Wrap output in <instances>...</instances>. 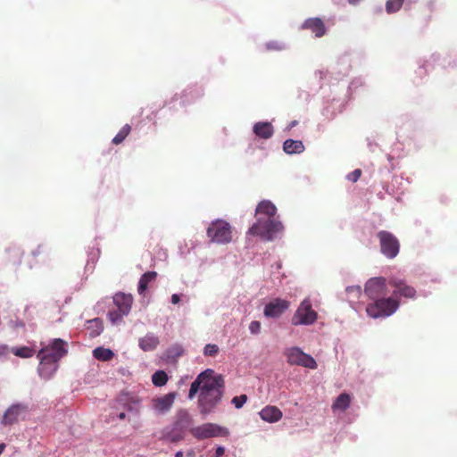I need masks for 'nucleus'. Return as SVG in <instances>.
Wrapping results in <instances>:
<instances>
[{"label": "nucleus", "mask_w": 457, "mask_h": 457, "mask_svg": "<svg viewBox=\"0 0 457 457\" xmlns=\"http://www.w3.org/2000/svg\"><path fill=\"white\" fill-rule=\"evenodd\" d=\"M224 386L223 377L216 374L212 369H206L192 382L187 398L192 400L199 393L197 408L199 413L206 418L218 409L224 395Z\"/></svg>", "instance_id": "f257e3e1"}, {"label": "nucleus", "mask_w": 457, "mask_h": 457, "mask_svg": "<svg viewBox=\"0 0 457 457\" xmlns=\"http://www.w3.org/2000/svg\"><path fill=\"white\" fill-rule=\"evenodd\" d=\"M67 353L66 342L60 338H55L46 346L42 347L37 354L39 361L38 376L45 380L51 379L59 368L60 360Z\"/></svg>", "instance_id": "f03ea898"}, {"label": "nucleus", "mask_w": 457, "mask_h": 457, "mask_svg": "<svg viewBox=\"0 0 457 457\" xmlns=\"http://www.w3.org/2000/svg\"><path fill=\"white\" fill-rule=\"evenodd\" d=\"M194 423L193 418L186 409H179L176 412L174 421L160 431L159 439L170 443L184 439L185 435Z\"/></svg>", "instance_id": "7ed1b4c3"}, {"label": "nucleus", "mask_w": 457, "mask_h": 457, "mask_svg": "<svg viewBox=\"0 0 457 457\" xmlns=\"http://www.w3.org/2000/svg\"><path fill=\"white\" fill-rule=\"evenodd\" d=\"M283 230L284 226L280 220L274 218L259 217L256 222L248 229V234L259 236L267 241H272Z\"/></svg>", "instance_id": "20e7f679"}, {"label": "nucleus", "mask_w": 457, "mask_h": 457, "mask_svg": "<svg viewBox=\"0 0 457 457\" xmlns=\"http://www.w3.org/2000/svg\"><path fill=\"white\" fill-rule=\"evenodd\" d=\"M399 308V302L393 297L383 296L366 307L367 314L372 319L386 318L394 314Z\"/></svg>", "instance_id": "39448f33"}, {"label": "nucleus", "mask_w": 457, "mask_h": 457, "mask_svg": "<svg viewBox=\"0 0 457 457\" xmlns=\"http://www.w3.org/2000/svg\"><path fill=\"white\" fill-rule=\"evenodd\" d=\"M318 313L312 309L310 298H304L292 316L291 324L294 326H309L316 322Z\"/></svg>", "instance_id": "423d86ee"}, {"label": "nucleus", "mask_w": 457, "mask_h": 457, "mask_svg": "<svg viewBox=\"0 0 457 457\" xmlns=\"http://www.w3.org/2000/svg\"><path fill=\"white\" fill-rule=\"evenodd\" d=\"M232 232L229 223L223 220H217L207 228V236L212 242L228 244L232 240Z\"/></svg>", "instance_id": "0eeeda50"}, {"label": "nucleus", "mask_w": 457, "mask_h": 457, "mask_svg": "<svg viewBox=\"0 0 457 457\" xmlns=\"http://www.w3.org/2000/svg\"><path fill=\"white\" fill-rule=\"evenodd\" d=\"M285 355L287 362L291 365H298L312 370H315L318 367L315 359L304 353L300 347L294 346L286 349Z\"/></svg>", "instance_id": "6e6552de"}, {"label": "nucleus", "mask_w": 457, "mask_h": 457, "mask_svg": "<svg viewBox=\"0 0 457 457\" xmlns=\"http://www.w3.org/2000/svg\"><path fill=\"white\" fill-rule=\"evenodd\" d=\"M192 435L199 440L226 436L229 434L228 429L215 423H205L191 428Z\"/></svg>", "instance_id": "1a4fd4ad"}, {"label": "nucleus", "mask_w": 457, "mask_h": 457, "mask_svg": "<svg viewBox=\"0 0 457 457\" xmlns=\"http://www.w3.org/2000/svg\"><path fill=\"white\" fill-rule=\"evenodd\" d=\"M378 237L380 242L381 253L387 258H395L400 248L397 238L392 233L385 230L379 231Z\"/></svg>", "instance_id": "9d476101"}, {"label": "nucleus", "mask_w": 457, "mask_h": 457, "mask_svg": "<svg viewBox=\"0 0 457 457\" xmlns=\"http://www.w3.org/2000/svg\"><path fill=\"white\" fill-rule=\"evenodd\" d=\"M364 292L374 302L386 296L387 294L386 279L384 278H372L369 279Z\"/></svg>", "instance_id": "9b49d317"}, {"label": "nucleus", "mask_w": 457, "mask_h": 457, "mask_svg": "<svg viewBox=\"0 0 457 457\" xmlns=\"http://www.w3.org/2000/svg\"><path fill=\"white\" fill-rule=\"evenodd\" d=\"M177 394L175 392H170L164 395L154 398L151 403L153 411L158 415L167 413L173 406Z\"/></svg>", "instance_id": "f8f14e48"}, {"label": "nucleus", "mask_w": 457, "mask_h": 457, "mask_svg": "<svg viewBox=\"0 0 457 457\" xmlns=\"http://www.w3.org/2000/svg\"><path fill=\"white\" fill-rule=\"evenodd\" d=\"M389 285L394 287L392 293L394 296L399 295L410 299H413L416 296V289L401 278H391Z\"/></svg>", "instance_id": "ddd939ff"}, {"label": "nucleus", "mask_w": 457, "mask_h": 457, "mask_svg": "<svg viewBox=\"0 0 457 457\" xmlns=\"http://www.w3.org/2000/svg\"><path fill=\"white\" fill-rule=\"evenodd\" d=\"M288 301L276 298L265 305L263 314L267 318H278L288 309Z\"/></svg>", "instance_id": "4468645a"}, {"label": "nucleus", "mask_w": 457, "mask_h": 457, "mask_svg": "<svg viewBox=\"0 0 457 457\" xmlns=\"http://www.w3.org/2000/svg\"><path fill=\"white\" fill-rule=\"evenodd\" d=\"M28 406L23 403H14L11 405L4 413L2 423L4 425H12L16 422L19 418L26 413Z\"/></svg>", "instance_id": "2eb2a0df"}, {"label": "nucleus", "mask_w": 457, "mask_h": 457, "mask_svg": "<svg viewBox=\"0 0 457 457\" xmlns=\"http://www.w3.org/2000/svg\"><path fill=\"white\" fill-rule=\"evenodd\" d=\"M113 303L123 314H129L133 303V297L130 294L120 292L114 295Z\"/></svg>", "instance_id": "dca6fc26"}, {"label": "nucleus", "mask_w": 457, "mask_h": 457, "mask_svg": "<svg viewBox=\"0 0 457 457\" xmlns=\"http://www.w3.org/2000/svg\"><path fill=\"white\" fill-rule=\"evenodd\" d=\"M303 29H310L317 37H322L326 32L323 21L320 18H309L302 25Z\"/></svg>", "instance_id": "f3484780"}, {"label": "nucleus", "mask_w": 457, "mask_h": 457, "mask_svg": "<svg viewBox=\"0 0 457 457\" xmlns=\"http://www.w3.org/2000/svg\"><path fill=\"white\" fill-rule=\"evenodd\" d=\"M253 131L256 137L262 139H269L274 134L273 126L269 121L256 122L253 127Z\"/></svg>", "instance_id": "a211bd4d"}, {"label": "nucleus", "mask_w": 457, "mask_h": 457, "mask_svg": "<svg viewBox=\"0 0 457 457\" xmlns=\"http://www.w3.org/2000/svg\"><path fill=\"white\" fill-rule=\"evenodd\" d=\"M259 415L262 420L274 423L282 418V411L276 406L268 405L262 409Z\"/></svg>", "instance_id": "6ab92c4d"}, {"label": "nucleus", "mask_w": 457, "mask_h": 457, "mask_svg": "<svg viewBox=\"0 0 457 457\" xmlns=\"http://www.w3.org/2000/svg\"><path fill=\"white\" fill-rule=\"evenodd\" d=\"M160 341L158 337L153 333H147L144 337L139 338L138 345L145 352L156 349Z\"/></svg>", "instance_id": "aec40b11"}, {"label": "nucleus", "mask_w": 457, "mask_h": 457, "mask_svg": "<svg viewBox=\"0 0 457 457\" xmlns=\"http://www.w3.org/2000/svg\"><path fill=\"white\" fill-rule=\"evenodd\" d=\"M255 212L257 214L266 215L265 218H273L277 212V208L270 201L263 200L259 203Z\"/></svg>", "instance_id": "412c9836"}, {"label": "nucleus", "mask_w": 457, "mask_h": 457, "mask_svg": "<svg viewBox=\"0 0 457 457\" xmlns=\"http://www.w3.org/2000/svg\"><path fill=\"white\" fill-rule=\"evenodd\" d=\"M283 150L288 154H301L304 151V145L301 140L287 139Z\"/></svg>", "instance_id": "4be33fe9"}, {"label": "nucleus", "mask_w": 457, "mask_h": 457, "mask_svg": "<svg viewBox=\"0 0 457 457\" xmlns=\"http://www.w3.org/2000/svg\"><path fill=\"white\" fill-rule=\"evenodd\" d=\"M157 277L155 271H147L144 273L138 281L137 291L139 295H143L148 287V284L154 281Z\"/></svg>", "instance_id": "5701e85b"}, {"label": "nucleus", "mask_w": 457, "mask_h": 457, "mask_svg": "<svg viewBox=\"0 0 457 457\" xmlns=\"http://www.w3.org/2000/svg\"><path fill=\"white\" fill-rule=\"evenodd\" d=\"M350 403V395L346 393H342L336 398L335 402L333 403L332 410L345 411L346 409L349 408Z\"/></svg>", "instance_id": "b1692460"}, {"label": "nucleus", "mask_w": 457, "mask_h": 457, "mask_svg": "<svg viewBox=\"0 0 457 457\" xmlns=\"http://www.w3.org/2000/svg\"><path fill=\"white\" fill-rule=\"evenodd\" d=\"M93 356L98 361H107L114 356V353L109 348L99 346L93 350Z\"/></svg>", "instance_id": "393cba45"}, {"label": "nucleus", "mask_w": 457, "mask_h": 457, "mask_svg": "<svg viewBox=\"0 0 457 457\" xmlns=\"http://www.w3.org/2000/svg\"><path fill=\"white\" fill-rule=\"evenodd\" d=\"M87 329L90 331L91 337L99 336L103 329V322L100 319L96 318L87 321Z\"/></svg>", "instance_id": "a878e982"}, {"label": "nucleus", "mask_w": 457, "mask_h": 457, "mask_svg": "<svg viewBox=\"0 0 457 457\" xmlns=\"http://www.w3.org/2000/svg\"><path fill=\"white\" fill-rule=\"evenodd\" d=\"M11 352L21 358H29L34 355L35 349L29 346L13 347Z\"/></svg>", "instance_id": "bb28decb"}, {"label": "nucleus", "mask_w": 457, "mask_h": 457, "mask_svg": "<svg viewBox=\"0 0 457 457\" xmlns=\"http://www.w3.org/2000/svg\"><path fill=\"white\" fill-rule=\"evenodd\" d=\"M168 381V375L164 370H157L152 375V382L155 386H162Z\"/></svg>", "instance_id": "cd10ccee"}, {"label": "nucleus", "mask_w": 457, "mask_h": 457, "mask_svg": "<svg viewBox=\"0 0 457 457\" xmlns=\"http://www.w3.org/2000/svg\"><path fill=\"white\" fill-rule=\"evenodd\" d=\"M130 129L131 127L129 124H125L112 138V143L115 145L120 144L129 134Z\"/></svg>", "instance_id": "c85d7f7f"}, {"label": "nucleus", "mask_w": 457, "mask_h": 457, "mask_svg": "<svg viewBox=\"0 0 457 457\" xmlns=\"http://www.w3.org/2000/svg\"><path fill=\"white\" fill-rule=\"evenodd\" d=\"M404 0H387L386 10L388 13H393L400 10Z\"/></svg>", "instance_id": "c756f323"}, {"label": "nucleus", "mask_w": 457, "mask_h": 457, "mask_svg": "<svg viewBox=\"0 0 457 457\" xmlns=\"http://www.w3.org/2000/svg\"><path fill=\"white\" fill-rule=\"evenodd\" d=\"M220 353V347L216 344H207L203 350L204 356L215 357Z\"/></svg>", "instance_id": "7c9ffc66"}, {"label": "nucleus", "mask_w": 457, "mask_h": 457, "mask_svg": "<svg viewBox=\"0 0 457 457\" xmlns=\"http://www.w3.org/2000/svg\"><path fill=\"white\" fill-rule=\"evenodd\" d=\"M127 315L128 314H123L120 312V310L117 309V310L109 312L108 318L112 324H117L118 322L121 321V320L124 316H127Z\"/></svg>", "instance_id": "2f4dec72"}, {"label": "nucleus", "mask_w": 457, "mask_h": 457, "mask_svg": "<svg viewBox=\"0 0 457 457\" xmlns=\"http://www.w3.org/2000/svg\"><path fill=\"white\" fill-rule=\"evenodd\" d=\"M184 352L183 346L180 345H172L167 350L168 358H177L180 356Z\"/></svg>", "instance_id": "473e14b6"}, {"label": "nucleus", "mask_w": 457, "mask_h": 457, "mask_svg": "<svg viewBox=\"0 0 457 457\" xmlns=\"http://www.w3.org/2000/svg\"><path fill=\"white\" fill-rule=\"evenodd\" d=\"M246 402H247V395H240L238 396H235L231 400V403L237 409L242 408Z\"/></svg>", "instance_id": "72a5a7b5"}, {"label": "nucleus", "mask_w": 457, "mask_h": 457, "mask_svg": "<svg viewBox=\"0 0 457 457\" xmlns=\"http://www.w3.org/2000/svg\"><path fill=\"white\" fill-rule=\"evenodd\" d=\"M266 47L268 50H283L286 48V45L284 43H280L278 41H270L266 44Z\"/></svg>", "instance_id": "f704fd0d"}, {"label": "nucleus", "mask_w": 457, "mask_h": 457, "mask_svg": "<svg viewBox=\"0 0 457 457\" xmlns=\"http://www.w3.org/2000/svg\"><path fill=\"white\" fill-rule=\"evenodd\" d=\"M261 322L258 320H253L249 324V331L252 335H259L261 333Z\"/></svg>", "instance_id": "c9c22d12"}, {"label": "nucleus", "mask_w": 457, "mask_h": 457, "mask_svg": "<svg viewBox=\"0 0 457 457\" xmlns=\"http://www.w3.org/2000/svg\"><path fill=\"white\" fill-rule=\"evenodd\" d=\"M361 175V171L359 169L354 170L353 171L347 174L346 179L349 181L356 182Z\"/></svg>", "instance_id": "e433bc0d"}, {"label": "nucleus", "mask_w": 457, "mask_h": 457, "mask_svg": "<svg viewBox=\"0 0 457 457\" xmlns=\"http://www.w3.org/2000/svg\"><path fill=\"white\" fill-rule=\"evenodd\" d=\"M346 292L349 295H353V296L359 297L361 294V287H359V286H352V287H346Z\"/></svg>", "instance_id": "4c0bfd02"}, {"label": "nucleus", "mask_w": 457, "mask_h": 457, "mask_svg": "<svg viewBox=\"0 0 457 457\" xmlns=\"http://www.w3.org/2000/svg\"><path fill=\"white\" fill-rule=\"evenodd\" d=\"M9 353V347L6 345H0V360L5 359Z\"/></svg>", "instance_id": "58836bf2"}, {"label": "nucleus", "mask_w": 457, "mask_h": 457, "mask_svg": "<svg viewBox=\"0 0 457 457\" xmlns=\"http://www.w3.org/2000/svg\"><path fill=\"white\" fill-rule=\"evenodd\" d=\"M126 411L129 413H132L134 415H137L139 412V410L136 404H127L125 406Z\"/></svg>", "instance_id": "ea45409f"}, {"label": "nucleus", "mask_w": 457, "mask_h": 457, "mask_svg": "<svg viewBox=\"0 0 457 457\" xmlns=\"http://www.w3.org/2000/svg\"><path fill=\"white\" fill-rule=\"evenodd\" d=\"M341 62L342 63L345 65L344 69L342 71H340V72L342 74H347L348 71H349V69H350V64H349V61L348 59L345 57V58H343L341 59Z\"/></svg>", "instance_id": "a19ab883"}, {"label": "nucleus", "mask_w": 457, "mask_h": 457, "mask_svg": "<svg viewBox=\"0 0 457 457\" xmlns=\"http://www.w3.org/2000/svg\"><path fill=\"white\" fill-rule=\"evenodd\" d=\"M181 300V295L179 294H173L170 297V302L173 304H178Z\"/></svg>", "instance_id": "79ce46f5"}, {"label": "nucleus", "mask_w": 457, "mask_h": 457, "mask_svg": "<svg viewBox=\"0 0 457 457\" xmlns=\"http://www.w3.org/2000/svg\"><path fill=\"white\" fill-rule=\"evenodd\" d=\"M111 415L112 418L117 417L120 420H124L127 417L126 411H121L120 413L112 412Z\"/></svg>", "instance_id": "37998d69"}, {"label": "nucleus", "mask_w": 457, "mask_h": 457, "mask_svg": "<svg viewBox=\"0 0 457 457\" xmlns=\"http://www.w3.org/2000/svg\"><path fill=\"white\" fill-rule=\"evenodd\" d=\"M42 248H43L42 245H39L35 250L32 251V255L34 257H37L38 254L41 253Z\"/></svg>", "instance_id": "c03bdc74"}, {"label": "nucleus", "mask_w": 457, "mask_h": 457, "mask_svg": "<svg viewBox=\"0 0 457 457\" xmlns=\"http://www.w3.org/2000/svg\"><path fill=\"white\" fill-rule=\"evenodd\" d=\"M223 453H224V447H222V446H219V447H217V449H216V454H217V455H221V454H223Z\"/></svg>", "instance_id": "a18cd8bd"}, {"label": "nucleus", "mask_w": 457, "mask_h": 457, "mask_svg": "<svg viewBox=\"0 0 457 457\" xmlns=\"http://www.w3.org/2000/svg\"><path fill=\"white\" fill-rule=\"evenodd\" d=\"M315 75H316V76H319V77H320V79H322V78H323V76L325 75V72H324V71H316V72H315Z\"/></svg>", "instance_id": "49530a36"}, {"label": "nucleus", "mask_w": 457, "mask_h": 457, "mask_svg": "<svg viewBox=\"0 0 457 457\" xmlns=\"http://www.w3.org/2000/svg\"><path fill=\"white\" fill-rule=\"evenodd\" d=\"M297 125V120H293L290 122V124L288 125V128L287 129H291L292 128H294L295 126Z\"/></svg>", "instance_id": "de8ad7c7"}, {"label": "nucleus", "mask_w": 457, "mask_h": 457, "mask_svg": "<svg viewBox=\"0 0 457 457\" xmlns=\"http://www.w3.org/2000/svg\"><path fill=\"white\" fill-rule=\"evenodd\" d=\"M361 0H348V3L351 4V5H356L360 3Z\"/></svg>", "instance_id": "09e8293b"}, {"label": "nucleus", "mask_w": 457, "mask_h": 457, "mask_svg": "<svg viewBox=\"0 0 457 457\" xmlns=\"http://www.w3.org/2000/svg\"><path fill=\"white\" fill-rule=\"evenodd\" d=\"M5 447H6L5 444H4V443L0 444V455L4 451Z\"/></svg>", "instance_id": "8fccbe9b"}, {"label": "nucleus", "mask_w": 457, "mask_h": 457, "mask_svg": "<svg viewBox=\"0 0 457 457\" xmlns=\"http://www.w3.org/2000/svg\"><path fill=\"white\" fill-rule=\"evenodd\" d=\"M188 378H189L188 376H186V377L181 378L179 383V384L185 383V381H186L187 379H188Z\"/></svg>", "instance_id": "3c124183"}, {"label": "nucleus", "mask_w": 457, "mask_h": 457, "mask_svg": "<svg viewBox=\"0 0 457 457\" xmlns=\"http://www.w3.org/2000/svg\"><path fill=\"white\" fill-rule=\"evenodd\" d=\"M175 457H183V452H182V451H178V452L175 453Z\"/></svg>", "instance_id": "603ef678"}]
</instances>
